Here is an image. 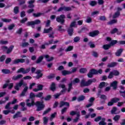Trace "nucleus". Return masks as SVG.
<instances>
[{"label":"nucleus","instance_id":"nucleus-26","mask_svg":"<svg viewBox=\"0 0 125 125\" xmlns=\"http://www.w3.org/2000/svg\"><path fill=\"white\" fill-rule=\"evenodd\" d=\"M111 45L110 44H104L103 46V48L104 49V50H108V49H110L111 48Z\"/></svg>","mask_w":125,"mask_h":125},{"label":"nucleus","instance_id":"nucleus-27","mask_svg":"<svg viewBox=\"0 0 125 125\" xmlns=\"http://www.w3.org/2000/svg\"><path fill=\"white\" fill-rule=\"evenodd\" d=\"M42 15H43V13H33V16H34V17H35V18H38V17H41V16H42Z\"/></svg>","mask_w":125,"mask_h":125},{"label":"nucleus","instance_id":"nucleus-6","mask_svg":"<svg viewBox=\"0 0 125 125\" xmlns=\"http://www.w3.org/2000/svg\"><path fill=\"white\" fill-rule=\"evenodd\" d=\"M41 20H36L35 21H28L26 25L27 27L31 26L32 29H35V25H39V24H41Z\"/></svg>","mask_w":125,"mask_h":125},{"label":"nucleus","instance_id":"nucleus-47","mask_svg":"<svg viewBox=\"0 0 125 125\" xmlns=\"http://www.w3.org/2000/svg\"><path fill=\"white\" fill-rule=\"evenodd\" d=\"M114 78V74L113 72L111 71L109 73L108 76H107V79L111 80V79H113Z\"/></svg>","mask_w":125,"mask_h":125},{"label":"nucleus","instance_id":"nucleus-30","mask_svg":"<svg viewBox=\"0 0 125 125\" xmlns=\"http://www.w3.org/2000/svg\"><path fill=\"white\" fill-rule=\"evenodd\" d=\"M84 99H85V97L83 95H81L78 98L77 101L81 102V101H83Z\"/></svg>","mask_w":125,"mask_h":125},{"label":"nucleus","instance_id":"nucleus-58","mask_svg":"<svg viewBox=\"0 0 125 125\" xmlns=\"http://www.w3.org/2000/svg\"><path fill=\"white\" fill-rule=\"evenodd\" d=\"M26 21H28V18H24L20 21V23H21V24H24V23H25Z\"/></svg>","mask_w":125,"mask_h":125},{"label":"nucleus","instance_id":"nucleus-44","mask_svg":"<svg viewBox=\"0 0 125 125\" xmlns=\"http://www.w3.org/2000/svg\"><path fill=\"white\" fill-rule=\"evenodd\" d=\"M5 58H6V56L5 55H2L0 57V62H3L4 60H5Z\"/></svg>","mask_w":125,"mask_h":125},{"label":"nucleus","instance_id":"nucleus-51","mask_svg":"<svg viewBox=\"0 0 125 125\" xmlns=\"http://www.w3.org/2000/svg\"><path fill=\"white\" fill-rule=\"evenodd\" d=\"M51 99V95H48L44 98L45 101H49Z\"/></svg>","mask_w":125,"mask_h":125},{"label":"nucleus","instance_id":"nucleus-64","mask_svg":"<svg viewBox=\"0 0 125 125\" xmlns=\"http://www.w3.org/2000/svg\"><path fill=\"white\" fill-rule=\"evenodd\" d=\"M100 20L101 21H106L107 19H106V17L104 16H101L100 17Z\"/></svg>","mask_w":125,"mask_h":125},{"label":"nucleus","instance_id":"nucleus-1","mask_svg":"<svg viewBox=\"0 0 125 125\" xmlns=\"http://www.w3.org/2000/svg\"><path fill=\"white\" fill-rule=\"evenodd\" d=\"M30 98L31 99V103H30V99L26 100V106L28 107H32V106H34L35 105L37 107L36 111L37 112H40L41 111H42L44 108H45V104H43V102H40L37 101L35 103V100H34V98L36 97V95L34 94L33 92H31L29 95Z\"/></svg>","mask_w":125,"mask_h":125},{"label":"nucleus","instance_id":"nucleus-13","mask_svg":"<svg viewBox=\"0 0 125 125\" xmlns=\"http://www.w3.org/2000/svg\"><path fill=\"white\" fill-rule=\"evenodd\" d=\"M24 62H25L24 59H18L15 60L13 61V64H18L19 63H24Z\"/></svg>","mask_w":125,"mask_h":125},{"label":"nucleus","instance_id":"nucleus-43","mask_svg":"<svg viewBox=\"0 0 125 125\" xmlns=\"http://www.w3.org/2000/svg\"><path fill=\"white\" fill-rule=\"evenodd\" d=\"M118 43V41L117 40H112L109 43L111 46H113V45H115V44H117Z\"/></svg>","mask_w":125,"mask_h":125},{"label":"nucleus","instance_id":"nucleus-60","mask_svg":"<svg viewBox=\"0 0 125 125\" xmlns=\"http://www.w3.org/2000/svg\"><path fill=\"white\" fill-rule=\"evenodd\" d=\"M11 61H12L11 58H7L5 60V64H9V63H10Z\"/></svg>","mask_w":125,"mask_h":125},{"label":"nucleus","instance_id":"nucleus-34","mask_svg":"<svg viewBox=\"0 0 125 125\" xmlns=\"http://www.w3.org/2000/svg\"><path fill=\"white\" fill-rule=\"evenodd\" d=\"M14 13L18 14L19 13V7L16 6L14 8Z\"/></svg>","mask_w":125,"mask_h":125},{"label":"nucleus","instance_id":"nucleus-2","mask_svg":"<svg viewBox=\"0 0 125 125\" xmlns=\"http://www.w3.org/2000/svg\"><path fill=\"white\" fill-rule=\"evenodd\" d=\"M22 85L25 87L23 88V90L21 93L20 95L21 96H25V94H26V92L28 91V89L29 88L28 87V86H27V83H24V81L23 80H21L19 83H17L16 86H14V88L16 90L19 91V89H20L19 87H21Z\"/></svg>","mask_w":125,"mask_h":125},{"label":"nucleus","instance_id":"nucleus-21","mask_svg":"<svg viewBox=\"0 0 125 125\" xmlns=\"http://www.w3.org/2000/svg\"><path fill=\"white\" fill-rule=\"evenodd\" d=\"M52 30H53V28L52 27H50L49 28H44L43 33V34H49Z\"/></svg>","mask_w":125,"mask_h":125},{"label":"nucleus","instance_id":"nucleus-19","mask_svg":"<svg viewBox=\"0 0 125 125\" xmlns=\"http://www.w3.org/2000/svg\"><path fill=\"white\" fill-rule=\"evenodd\" d=\"M118 65V62H112L111 63H108L107 67V68H114Z\"/></svg>","mask_w":125,"mask_h":125},{"label":"nucleus","instance_id":"nucleus-42","mask_svg":"<svg viewBox=\"0 0 125 125\" xmlns=\"http://www.w3.org/2000/svg\"><path fill=\"white\" fill-rule=\"evenodd\" d=\"M50 111H51V108H48L47 109L44 111V112H43V115H46V114H48V113H49Z\"/></svg>","mask_w":125,"mask_h":125},{"label":"nucleus","instance_id":"nucleus-16","mask_svg":"<svg viewBox=\"0 0 125 125\" xmlns=\"http://www.w3.org/2000/svg\"><path fill=\"white\" fill-rule=\"evenodd\" d=\"M13 48H14V45H10L9 48L7 47V49H6L7 51L6 52V54H10L12 52V51L13 50Z\"/></svg>","mask_w":125,"mask_h":125},{"label":"nucleus","instance_id":"nucleus-11","mask_svg":"<svg viewBox=\"0 0 125 125\" xmlns=\"http://www.w3.org/2000/svg\"><path fill=\"white\" fill-rule=\"evenodd\" d=\"M110 86L111 87H113V89L116 90L117 88H118V81H114L110 83Z\"/></svg>","mask_w":125,"mask_h":125},{"label":"nucleus","instance_id":"nucleus-35","mask_svg":"<svg viewBox=\"0 0 125 125\" xmlns=\"http://www.w3.org/2000/svg\"><path fill=\"white\" fill-rule=\"evenodd\" d=\"M58 29L57 30L59 31V32H65V29L63 28V26L62 25H58Z\"/></svg>","mask_w":125,"mask_h":125},{"label":"nucleus","instance_id":"nucleus-57","mask_svg":"<svg viewBox=\"0 0 125 125\" xmlns=\"http://www.w3.org/2000/svg\"><path fill=\"white\" fill-rule=\"evenodd\" d=\"M28 45L29 43L27 42H24L22 43V44L21 45V47H26V46H28Z\"/></svg>","mask_w":125,"mask_h":125},{"label":"nucleus","instance_id":"nucleus-17","mask_svg":"<svg viewBox=\"0 0 125 125\" xmlns=\"http://www.w3.org/2000/svg\"><path fill=\"white\" fill-rule=\"evenodd\" d=\"M67 33L70 37H72L74 34V28L68 27L67 30Z\"/></svg>","mask_w":125,"mask_h":125},{"label":"nucleus","instance_id":"nucleus-29","mask_svg":"<svg viewBox=\"0 0 125 125\" xmlns=\"http://www.w3.org/2000/svg\"><path fill=\"white\" fill-rule=\"evenodd\" d=\"M118 22V21L117 20L113 19L110 21L107 22V25H113V24H115Z\"/></svg>","mask_w":125,"mask_h":125},{"label":"nucleus","instance_id":"nucleus-18","mask_svg":"<svg viewBox=\"0 0 125 125\" xmlns=\"http://www.w3.org/2000/svg\"><path fill=\"white\" fill-rule=\"evenodd\" d=\"M50 89L53 92H54L56 90V84L54 82L52 83L50 86Z\"/></svg>","mask_w":125,"mask_h":125},{"label":"nucleus","instance_id":"nucleus-48","mask_svg":"<svg viewBox=\"0 0 125 125\" xmlns=\"http://www.w3.org/2000/svg\"><path fill=\"white\" fill-rule=\"evenodd\" d=\"M119 93H120V96H122V97H123V98H125V90H124V91L119 90Z\"/></svg>","mask_w":125,"mask_h":125},{"label":"nucleus","instance_id":"nucleus-20","mask_svg":"<svg viewBox=\"0 0 125 125\" xmlns=\"http://www.w3.org/2000/svg\"><path fill=\"white\" fill-rule=\"evenodd\" d=\"M123 51H124V49L120 48L118 49L117 52L115 53L116 56L117 57H120L121 55H122V53H123Z\"/></svg>","mask_w":125,"mask_h":125},{"label":"nucleus","instance_id":"nucleus-4","mask_svg":"<svg viewBox=\"0 0 125 125\" xmlns=\"http://www.w3.org/2000/svg\"><path fill=\"white\" fill-rule=\"evenodd\" d=\"M98 74H100V75L103 74V70L102 69H100L97 70L94 68H93L89 70L88 73L87 74V77L88 78L91 79V78H93V75H98Z\"/></svg>","mask_w":125,"mask_h":125},{"label":"nucleus","instance_id":"nucleus-32","mask_svg":"<svg viewBox=\"0 0 125 125\" xmlns=\"http://www.w3.org/2000/svg\"><path fill=\"white\" fill-rule=\"evenodd\" d=\"M120 15H121V13L120 12H116L114 13V14L113 15V18L114 19H116V18H118V17H119V16H120Z\"/></svg>","mask_w":125,"mask_h":125},{"label":"nucleus","instance_id":"nucleus-31","mask_svg":"<svg viewBox=\"0 0 125 125\" xmlns=\"http://www.w3.org/2000/svg\"><path fill=\"white\" fill-rule=\"evenodd\" d=\"M79 72L81 74H85V73L87 72V69L85 68H81L79 70Z\"/></svg>","mask_w":125,"mask_h":125},{"label":"nucleus","instance_id":"nucleus-39","mask_svg":"<svg viewBox=\"0 0 125 125\" xmlns=\"http://www.w3.org/2000/svg\"><path fill=\"white\" fill-rule=\"evenodd\" d=\"M111 100L113 102V104L118 103V102H119V101H120V98L115 97V98L111 99Z\"/></svg>","mask_w":125,"mask_h":125},{"label":"nucleus","instance_id":"nucleus-40","mask_svg":"<svg viewBox=\"0 0 125 125\" xmlns=\"http://www.w3.org/2000/svg\"><path fill=\"white\" fill-rule=\"evenodd\" d=\"M113 73V76H120V72L117 70H114L113 71H111Z\"/></svg>","mask_w":125,"mask_h":125},{"label":"nucleus","instance_id":"nucleus-61","mask_svg":"<svg viewBox=\"0 0 125 125\" xmlns=\"http://www.w3.org/2000/svg\"><path fill=\"white\" fill-rule=\"evenodd\" d=\"M37 87L39 91L42 90L43 88V85L39 84L38 85Z\"/></svg>","mask_w":125,"mask_h":125},{"label":"nucleus","instance_id":"nucleus-5","mask_svg":"<svg viewBox=\"0 0 125 125\" xmlns=\"http://www.w3.org/2000/svg\"><path fill=\"white\" fill-rule=\"evenodd\" d=\"M92 83H96V79L95 78L89 79L87 82H85L84 79H83L81 80L80 86H81V87H83V86H89V85L92 84Z\"/></svg>","mask_w":125,"mask_h":125},{"label":"nucleus","instance_id":"nucleus-10","mask_svg":"<svg viewBox=\"0 0 125 125\" xmlns=\"http://www.w3.org/2000/svg\"><path fill=\"white\" fill-rule=\"evenodd\" d=\"M35 74H37V76L35 77L36 79L37 80H39V79H41V78H42V76H43V74L42 73V70H38Z\"/></svg>","mask_w":125,"mask_h":125},{"label":"nucleus","instance_id":"nucleus-59","mask_svg":"<svg viewBox=\"0 0 125 125\" xmlns=\"http://www.w3.org/2000/svg\"><path fill=\"white\" fill-rule=\"evenodd\" d=\"M14 27H15V25H14V24H12L8 26V29L9 30V31H11V30H13Z\"/></svg>","mask_w":125,"mask_h":125},{"label":"nucleus","instance_id":"nucleus-62","mask_svg":"<svg viewBox=\"0 0 125 125\" xmlns=\"http://www.w3.org/2000/svg\"><path fill=\"white\" fill-rule=\"evenodd\" d=\"M117 32H118V29L117 28H115L110 31V33L113 35L117 33Z\"/></svg>","mask_w":125,"mask_h":125},{"label":"nucleus","instance_id":"nucleus-23","mask_svg":"<svg viewBox=\"0 0 125 125\" xmlns=\"http://www.w3.org/2000/svg\"><path fill=\"white\" fill-rule=\"evenodd\" d=\"M71 71L69 70H63L62 71V76H67V75H71Z\"/></svg>","mask_w":125,"mask_h":125},{"label":"nucleus","instance_id":"nucleus-45","mask_svg":"<svg viewBox=\"0 0 125 125\" xmlns=\"http://www.w3.org/2000/svg\"><path fill=\"white\" fill-rule=\"evenodd\" d=\"M10 105H11V103L10 102L8 103L5 106V109H6L7 110H10V109H11Z\"/></svg>","mask_w":125,"mask_h":125},{"label":"nucleus","instance_id":"nucleus-38","mask_svg":"<svg viewBox=\"0 0 125 125\" xmlns=\"http://www.w3.org/2000/svg\"><path fill=\"white\" fill-rule=\"evenodd\" d=\"M43 125H46L48 123V118L46 117H44L43 118Z\"/></svg>","mask_w":125,"mask_h":125},{"label":"nucleus","instance_id":"nucleus-55","mask_svg":"<svg viewBox=\"0 0 125 125\" xmlns=\"http://www.w3.org/2000/svg\"><path fill=\"white\" fill-rule=\"evenodd\" d=\"M34 11H35V9H34L33 8H30V9L27 11V13L28 14H31V13H33Z\"/></svg>","mask_w":125,"mask_h":125},{"label":"nucleus","instance_id":"nucleus-54","mask_svg":"<svg viewBox=\"0 0 125 125\" xmlns=\"http://www.w3.org/2000/svg\"><path fill=\"white\" fill-rule=\"evenodd\" d=\"M19 1V5H22L26 3V0H18Z\"/></svg>","mask_w":125,"mask_h":125},{"label":"nucleus","instance_id":"nucleus-37","mask_svg":"<svg viewBox=\"0 0 125 125\" xmlns=\"http://www.w3.org/2000/svg\"><path fill=\"white\" fill-rule=\"evenodd\" d=\"M88 44L89 45L90 48H94L95 47V44L93 43V42L91 41H90Z\"/></svg>","mask_w":125,"mask_h":125},{"label":"nucleus","instance_id":"nucleus-14","mask_svg":"<svg viewBox=\"0 0 125 125\" xmlns=\"http://www.w3.org/2000/svg\"><path fill=\"white\" fill-rule=\"evenodd\" d=\"M27 3L28 4V8H34V7H35V5H34V3H35V0H31L28 1L27 2Z\"/></svg>","mask_w":125,"mask_h":125},{"label":"nucleus","instance_id":"nucleus-3","mask_svg":"<svg viewBox=\"0 0 125 125\" xmlns=\"http://www.w3.org/2000/svg\"><path fill=\"white\" fill-rule=\"evenodd\" d=\"M30 71H31L32 74H34V73L36 72V68L34 67H32L31 68V67H28L25 70V68L21 67L18 70L17 73V74L22 73V74H23V75H25V74H28V73H29Z\"/></svg>","mask_w":125,"mask_h":125},{"label":"nucleus","instance_id":"nucleus-53","mask_svg":"<svg viewBox=\"0 0 125 125\" xmlns=\"http://www.w3.org/2000/svg\"><path fill=\"white\" fill-rule=\"evenodd\" d=\"M68 108L67 107H64L61 110V114L62 115H63L64 113H66L67 112Z\"/></svg>","mask_w":125,"mask_h":125},{"label":"nucleus","instance_id":"nucleus-12","mask_svg":"<svg viewBox=\"0 0 125 125\" xmlns=\"http://www.w3.org/2000/svg\"><path fill=\"white\" fill-rule=\"evenodd\" d=\"M63 106H66V107H70V103L64 101H61L60 104V108H62Z\"/></svg>","mask_w":125,"mask_h":125},{"label":"nucleus","instance_id":"nucleus-36","mask_svg":"<svg viewBox=\"0 0 125 125\" xmlns=\"http://www.w3.org/2000/svg\"><path fill=\"white\" fill-rule=\"evenodd\" d=\"M96 4H97V1H96V0H92L90 1V3H89V5L91 6H95V5H96Z\"/></svg>","mask_w":125,"mask_h":125},{"label":"nucleus","instance_id":"nucleus-28","mask_svg":"<svg viewBox=\"0 0 125 125\" xmlns=\"http://www.w3.org/2000/svg\"><path fill=\"white\" fill-rule=\"evenodd\" d=\"M120 119H121V115H116L113 117V120L115 122H119V121L120 120Z\"/></svg>","mask_w":125,"mask_h":125},{"label":"nucleus","instance_id":"nucleus-33","mask_svg":"<svg viewBox=\"0 0 125 125\" xmlns=\"http://www.w3.org/2000/svg\"><path fill=\"white\" fill-rule=\"evenodd\" d=\"M74 49V46L72 45L68 46L67 48L65 49L66 52H68L69 51H72Z\"/></svg>","mask_w":125,"mask_h":125},{"label":"nucleus","instance_id":"nucleus-7","mask_svg":"<svg viewBox=\"0 0 125 125\" xmlns=\"http://www.w3.org/2000/svg\"><path fill=\"white\" fill-rule=\"evenodd\" d=\"M66 19V16L64 14H62L60 15V16L57 17L56 18V21L58 23H60L62 24H64L65 23V19Z\"/></svg>","mask_w":125,"mask_h":125},{"label":"nucleus","instance_id":"nucleus-25","mask_svg":"<svg viewBox=\"0 0 125 125\" xmlns=\"http://www.w3.org/2000/svg\"><path fill=\"white\" fill-rule=\"evenodd\" d=\"M43 60V56H40L37 60L36 63V64H40Z\"/></svg>","mask_w":125,"mask_h":125},{"label":"nucleus","instance_id":"nucleus-41","mask_svg":"<svg viewBox=\"0 0 125 125\" xmlns=\"http://www.w3.org/2000/svg\"><path fill=\"white\" fill-rule=\"evenodd\" d=\"M54 78H55V74H51L47 76V79H48V80H51L52 79H54Z\"/></svg>","mask_w":125,"mask_h":125},{"label":"nucleus","instance_id":"nucleus-46","mask_svg":"<svg viewBox=\"0 0 125 125\" xmlns=\"http://www.w3.org/2000/svg\"><path fill=\"white\" fill-rule=\"evenodd\" d=\"M106 84V83L105 82H101L100 84L99 85V88H103L104 86H105Z\"/></svg>","mask_w":125,"mask_h":125},{"label":"nucleus","instance_id":"nucleus-24","mask_svg":"<svg viewBox=\"0 0 125 125\" xmlns=\"http://www.w3.org/2000/svg\"><path fill=\"white\" fill-rule=\"evenodd\" d=\"M21 78H23V75H22V74H19L17 76H13L12 80L17 81V80H19V79H21Z\"/></svg>","mask_w":125,"mask_h":125},{"label":"nucleus","instance_id":"nucleus-56","mask_svg":"<svg viewBox=\"0 0 125 125\" xmlns=\"http://www.w3.org/2000/svg\"><path fill=\"white\" fill-rule=\"evenodd\" d=\"M74 27H76V21L71 22L69 28H73Z\"/></svg>","mask_w":125,"mask_h":125},{"label":"nucleus","instance_id":"nucleus-15","mask_svg":"<svg viewBox=\"0 0 125 125\" xmlns=\"http://www.w3.org/2000/svg\"><path fill=\"white\" fill-rule=\"evenodd\" d=\"M1 73L4 74L5 75H9V74H12L13 72L11 71L10 70L8 69H1Z\"/></svg>","mask_w":125,"mask_h":125},{"label":"nucleus","instance_id":"nucleus-50","mask_svg":"<svg viewBox=\"0 0 125 125\" xmlns=\"http://www.w3.org/2000/svg\"><path fill=\"white\" fill-rule=\"evenodd\" d=\"M42 95H43V93L39 92L38 94L36 95V97L37 98H41V97H42Z\"/></svg>","mask_w":125,"mask_h":125},{"label":"nucleus","instance_id":"nucleus-52","mask_svg":"<svg viewBox=\"0 0 125 125\" xmlns=\"http://www.w3.org/2000/svg\"><path fill=\"white\" fill-rule=\"evenodd\" d=\"M92 56H94V57H95V58H97V57H98V53H97V52L96 51H93L92 52Z\"/></svg>","mask_w":125,"mask_h":125},{"label":"nucleus","instance_id":"nucleus-49","mask_svg":"<svg viewBox=\"0 0 125 125\" xmlns=\"http://www.w3.org/2000/svg\"><path fill=\"white\" fill-rule=\"evenodd\" d=\"M92 22V19L90 18V17H87L86 20V23H91Z\"/></svg>","mask_w":125,"mask_h":125},{"label":"nucleus","instance_id":"nucleus-22","mask_svg":"<svg viewBox=\"0 0 125 125\" xmlns=\"http://www.w3.org/2000/svg\"><path fill=\"white\" fill-rule=\"evenodd\" d=\"M21 112L17 111V113L13 116V119H17V118H21Z\"/></svg>","mask_w":125,"mask_h":125},{"label":"nucleus","instance_id":"nucleus-8","mask_svg":"<svg viewBox=\"0 0 125 125\" xmlns=\"http://www.w3.org/2000/svg\"><path fill=\"white\" fill-rule=\"evenodd\" d=\"M62 10H64V11H70V10H72V8L70 7H61L58 9L57 12H61V11H62Z\"/></svg>","mask_w":125,"mask_h":125},{"label":"nucleus","instance_id":"nucleus-9","mask_svg":"<svg viewBox=\"0 0 125 125\" xmlns=\"http://www.w3.org/2000/svg\"><path fill=\"white\" fill-rule=\"evenodd\" d=\"M100 32L98 30H94L93 31L90 32L89 33V37H91L92 38H94V37H96V36H98Z\"/></svg>","mask_w":125,"mask_h":125},{"label":"nucleus","instance_id":"nucleus-63","mask_svg":"<svg viewBox=\"0 0 125 125\" xmlns=\"http://www.w3.org/2000/svg\"><path fill=\"white\" fill-rule=\"evenodd\" d=\"M7 43H8V41H3V40L0 41V44H7Z\"/></svg>","mask_w":125,"mask_h":125}]
</instances>
